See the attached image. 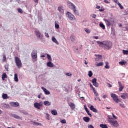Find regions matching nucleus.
<instances>
[{"mask_svg":"<svg viewBox=\"0 0 128 128\" xmlns=\"http://www.w3.org/2000/svg\"><path fill=\"white\" fill-rule=\"evenodd\" d=\"M97 44L100 46L104 48L105 50H110V48H112V44L110 41H98Z\"/></svg>","mask_w":128,"mask_h":128,"instance_id":"1","label":"nucleus"},{"mask_svg":"<svg viewBox=\"0 0 128 128\" xmlns=\"http://www.w3.org/2000/svg\"><path fill=\"white\" fill-rule=\"evenodd\" d=\"M15 62L16 64V66H18V68H22V61L20 59L18 58V57H15Z\"/></svg>","mask_w":128,"mask_h":128,"instance_id":"2","label":"nucleus"},{"mask_svg":"<svg viewBox=\"0 0 128 128\" xmlns=\"http://www.w3.org/2000/svg\"><path fill=\"white\" fill-rule=\"evenodd\" d=\"M66 16L70 20H76V17L70 12H68L66 13Z\"/></svg>","mask_w":128,"mask_h":128,"instance_id":"3","label":"nucleus"},{"mask_svg":"<svg viewBox=\"0 0 128 128\" xmlns=\"http://www.w3.org/2000/svg\"><path fill=\"white\" fill-rule=\"evenodd\" d=\"M110 96L112 98L113 100L115 102H116L117 104L119 102L120 99H118V95L115 94H111Z\"/></svg>","mask_w":128,"mask_h":128,"instance_id":"4","label":"nucleus"},{"mask_svg":"<svg viewBox=\"0 0 128 128\" xmlns=\"http://www.w3.org/2000/svg\"><path fill=\"white\" fill-rule=\"evenodd\" d=\"M109 122H110V124L112 126H115V128H116L118 126V121L112 118L110 119L109 120Z\"/></svg>","mask_w":128,"mask_h":128,"instance_id":"5","label":"nucleus"},{"mask_svg":"<svg viewBox=\"0 0 128 128\" xmlns=\"http://www.w3.org/2000/svg\"><path fill=\"white\" fill-rule=\"evenodd\" d=\"M31 56L33 60L38 58V52L36 50H33L31 54Z\"/></svg>","mask_w":128,"mask_h":128,"instance_id":"6","label":"nucleus"},{"mask_svg":"<svg viewBox=\"0 0 128 128\" xmlns=\"http://www.w3.org/2000/svg\"><path fill=\"white\" fill-rule=\"evenodd\" d=\"M34 32L38 38H39V40H42V33L40 32V31L35 30Z\"/></svg>","mask_w":128,"mask_h":128,"instance_id":"7","label":"nucleus"},{"mask_svg":"<svg viewBox=\"0 0 128 128\" xmlns=\"http://www.w3.org/2000/svg\"><path fill=\"white\" fill-rule=\"evenodd\" d=\"M92 82L93 86H94L96 88H98V83L96 82V78H94L93 79H92Z\"/></svg>","mask_w":128,"mask_h":128,"instance_id":"8","label":"nucleus"},{"mask_svg":"<svg viewBox=\"0 0 128 128\" xmlns=\"http://www.w3.org/2000/svg\"><path fill=\"white\" fill-rule=\"evenodd\" d=\"M10 104L11 106H14V108H18V106H20V104L18 102H10Z\"/></svg>","mask_w":128,"mask_h":128,"instance_id":"9","label":"nucleus"},{"mask_svg":"<svg viewBox=\"0 0 128 128\" xmlns=\"http://www.w3.org/2000/svg\"><path fill=\"white\" fill-rule=\"evenodd\" d=\"M68 4H69L70 7V8H72V10H74V9L76 8V5H74V4H72V2H68Z\"/></svg>","mask_w":128,"mask_h":128,"instance_id":"10","label":"nucleus"},{"mask_svg":"<svg viewBox=\"0 0 128 128\" xmlns=\"http://www.w3.org/2000/svg\"><path fill=\"white\" fill-rule=\"evenodd\" d=\"M41 88L44 92L45 94L46 95L50 94V92L48 90H46V88H44V87H42Z\"/></svg>","mask_w":128,"mask_h":128,"instance_id":"11","label":"nucleus"},{"mask_svg":"<svg viewBox=\"0 0 128 128\" xmlns=\"http://www.w3.org/2000/svg\"><path fill=\"white\" fill-rule=\"evenodd\" d=\"M34 106L36 108H38V110H40V106H42V104L38 102H35L34 104Z\"/></svg>","mask_w":128,"mask_h":128,"instance_id":"12","label":"nucleus"},{"mask_svg":"<svg viewBox=\"0 0 128 128\" xmlns=\"http://www.w3.org/2000/svg\"><path fill=\"white\" fill-rule=\"evenodd\" d=\"M10 116H12L16 120H22V118L20 116L14 114H10Z\"/></svg>","mask_w":128,"mask_h":128,"instance_id":"13","label":"nucleus"},{"mask_svg":"<svg viewBox=\"0 0 128 128\" xmlns=\"http://www.w3.org/2000/svg\"><path fill=\"white\" fill-rule=\"evenodd\" d=\"M90 110H92V112H98V110L96 108H94V106L91 105L90 107Z\"/></svg>","mask_w":128,"mask_h":128,"instance_id":"14","label":"nucleus"},{"mask_svg":"<svg viewBox=\"0 0 128 128\" xmlns=\"http://www.w3.org/2000/svg\"><path fill=\"white\" fill-rule=\"evenodd\" d=\"M104 22H106V26H110L112 24L108 19H104Z\"/></svg>","mask_w":128,"mask_h":128,"instance_id":"15","label":"nucleus"},{"mask_svg":"<svg viewBox=\"0 0 128 128\" xmlns=\"http://www.w3.org/2000/svg\"><path fill=\"white\" fill-rule=\"evenodd\" d=\"M20 114H23L24 116H28V113L26 110H19Z\"/></svg>","mask_w":128,"mask_h":128,"instance_id":"16","label":"nucleus"},{"mask_svg":"<svg viewBox=\"0 0 128 128\" xmlns=\"http://www.w3.org/2000/svg\"><path fill=\"white\" fill-rule=\"evenodd\" d=\"M46 66L49 68H54V64H52V62L50 61L47 62Z\"/></svg>","mask_w":128,"mask_h":128,"instance_id":"17","label":"nucleus"},{"mask_svg":"<svg viewBox=\"0 0 128 128\" xmlns=\"http://www.w3.org/2000/svg\"><path fill=\"white\" fill-rule=\"evenodd\" d=\"M58 12H60L61 14H64V10L62 8V6H58Z\"/></svg>","mask_w":128,"mask_h":128,"instance_id":"18","label":"nucleus"},{"mask_svg":"<svg viewBox=\"0 0 128 128\" xmlns=\"http://www.w3.org/2000/svg\"><path fill=\"white\" fill-rule=\"evenodd\" d=\"M83 120L84 121L86 122H90V117H88V116H84L83 118Z\"/></svg>","mask_w":128,"mask_h":128,"instance_id":"19","label":"nucleus"},{"mask_svg":"<svg viewBox=\"0 0 128 128\" xmlns=\"http://www.w3.org/2000/svg\"><path fill=\"white\" fill-rule=\"evenodd\" d=\"M52 41L54 42H55L56 44H60V43H58V40H56V38L54 37H52Z\"/></svg>","mask_w":128,"mask_h":128,"instance_id":"20","label":"nucleus"},{"mask_svg":"<svg viewBox=\"0 0 128 128\" xmlns=\"http://www.w3.org/2000/svg\"><path fill=\"white\" fill-rule=\"evenodd\" d=\"M2 98L4 100H8V94H3Z\"/></svg>","mask_w":128,"mask_h":128,"instance_id":"21","label":"nucleus"},{"mask_svg":"<svg viewBox=\"0 0 128 128\" xmlns=\"http://www.w3.org/2000/svg\"><path fill=\"white\" fill-rule=\"evenodd\" d=\"M70 106L72 110H74L76 108V104H74V103H70Z\"/></svg>","mask_w":128,"mask_h":128,"instance_id":"22","label":"nucleus"},{"mask_svg":"<svg viewBox=\"0 0 128 128\" xmlns=\"http://www.w3.org/2000/svg\"><path fill=\"white\" fill-rule=\"evenodd\" d=\"M99 26H100V28H102V30H106V26H104V23H100Z\"/></svg>","mask_w":128,"mask_h":128,"instance_id":"23","label":"nucleus"},{"mask_svg":"<svg viewBox=\"0 0 128 128\" xmlns=\"http://www.w3.org/2000/svg\"><path fill=\"white\" fill-rule=\"evenodd\" d=\"M14 80L16 82H18V74H15L14 75Z\"/></svg>","mask_w":128,"mask_h":128,"instance_id":"24","label":"nucleus"},{"mask_svg":"<svg viewBox=\"0 0 128 128\" xmlns=\"http://www.w3.org/2000/svg\"><path fill=\"white\" fill-rule=\"evenodd\" d=\"M74 12L76 16H80V13L78 12V10H76V8L72 10Z\"/></svg>","mask_w":128,"mask_h":128,"instance_id":"25","label":"nucleus"},{"mask_svg":"<svg viewBox=\"0 0 128 128\" xmlns=\"http://www.w3.org/2000/svg\"><path fill=\"white\" fill-rule=\"evenodd\" d=\"M44 106H50V104H52L48 102V101H44Z\"/></svg>","mask_w":128,"mask_h":128,"instance_id":"26","label":"nucleus"},{"mask_svg":"<svg viewBox=\"0 0 128 128\" xmlns=\"http://www.w3.org/2000/svg\"><path fill=\"white\" fill-rule=\"evenodd\" d=\"M3 106L5 108H10V106L9 104H3Z\"/></svg>","mask_w":128,"mask_h":128,"instance_id":"27","label":"nucleus"},{"mask_svg":"<svg viewBox=\"0 0 128 128\" xmlns=\"http://www.w3.org/2000/svg\"><path fill=\"white\" fill-rule=\"evenodd\" d=\"M126 64V61H120L119 62V64L120 66H125Z\"/></svg>","mask_w":128,"mask_h":128,"instance_id":"28","label":"nucleus"},{"mask_svg":"<svg viewBox=\"0 0 128 128\" xmlns=\"http://www.w3.org/2000/svg\"><path fill=\"white\" fill-rule=\"evenodd\" d=\"M32 124L34 126H42V124L38 123V122H36V121H33L32 122Z\"/></svg>","mask_w":128,"mask_h":128,"instance_id":"29","label":"nucleus"},{"mask_svg":"<svg viewBox=\"0 0 128 128\" xmlns=\"http://www.w3.org/2000/svg\"><path fill=\"white\" fill-rule=\"evenodd\" d=\"M51 114H52L54 116H56V114H58V112H56V110H52L51 111Z\"/></svg>","mask_w":128,"mask_h":128,"instance_id":"30","label":"nucleus"},{"mask_svg":"<svg viewBox=\"0 0 128 128\" xmlns=\"http://www.w3.org/2000/svg\"><path fill=\"white\" fill-rule=\"evenodd\" d=\"M100 128H108V126H106V124H100Z\"/></svg>","mask_w":128,"mask_h":128,"instance_id":"31","label":"nucleus"},{"mask_svg":"<svg viewBox=\"0 0 128 128\" xmlns=\"http://www.w3.org/2000/svg\"><path fill=\"white\" fill-rule=\"evenodd\" d=\"M105 64H106V66H104L105 68H107V69L110 68V66H108V62H106Z\"/></svg>","mask_w":128,"mask_h":128,"instance_id":"32","label":"nucleus"},{"mask_svg":"<svg viewBox=\"0 0 128 128\" xmlns=\"http://www.w3.org/2000/svg\"><path fill=\"white\" fill-rule=\"evenodd\" d=\"M10 67V64H6L4 66V68L6 70V72H8V68Z\"/></svg>","mask_w":128,"mask_h":128,"instance_id":"33","label":"nucleus"},{"mask_svg":"<svg viewBox=\"0 0 128 128\" xmlns=\"http://www.w3.org/2000/svg\"><path fill=\"white\" fill-rule=\"evenodd\" d=\"M92 74H93L91 70L88 72V76L89 78H92Z\"/></svg>","mask_w":128,"mask_h":128,"instance_id":"34","label":"nucleus"},{"mask_svg":"<svg viewBox=\"0 0 128 128\" xmlns=\"http://www.w3.org/2000/svg\"><path fill=\"white\" fill-rule=\"evenodd\" d=\"M110 22H111V24H114V20L112 18H109L108 19Z\"/></svg>","mask_w":128,"mask_h":128,"instance_id":"35","label":"nucleus"},{"mask_svg":"<svg viewBox=\"0 0 128 128\" xmlns=\"http://www.w3.org/2000/svg\"><path fill=\"white\" fill-rule=\"evenodd\" d=\"M47 58L48 60H52V56L49 54H47Z\"/></svg>","mask_w":128,"mask_h":128,"instance_id":"36","label":"nucleus"},{"mask_svg":"<svg viewBox=\"0 0 128 128\" xmlns=\"http://www.w3.org/2000/svg\"><path fill=\"white\" fill-rule=\"evenodd\" d=\"M55 28H60V25L56 22H55Z\"/></svg>","mask_w":128,"mask_h":128,"instance_id":"37","label":"nucleus"},{"mask_svg":"<svg viewBox=\"0 0 128 128\" xmlns=\"http://www.w3.org/2000/svg\"><path fill=\"white\" fill-rule=\"evenodd\" d=\"M104 64V63L102 62H100V63H98L96 64L97 66H102Z\"/></svg>","mask_w":128,"mask_h":128,"instance_id":"38","label":"nucleus"},{"mask_svg":"<svg viewBox=\"0 0 128 128\" xmlns=\"http://www.w3.org/2000/svg\"><path fill=\"white\" fill-rule=\"evenodd\" d=\"M122 52L124 54H128V50H123Z\"/></svg>","mask_w":128,"mask_h":128,"instance_id":"39","label":"nucleus"},{"mask_svg":"<svg viewBox=\"0 0 128 128\" xmlns=\"http://www.w3.org/2000/svg\"><path fill=\"white\" fill-rule=\"evenodd\" d=\"M84 30L86 32H87V34H90V30L89 29H88L86 28L84 29Z\"/></svg>","mask_w":128,"mask_h":128,"instance_id":"40","label":"nucleus"},{"mask_svg":"<svg viewBox=\"0 0 128 128\" xmlns=\"http://www.w3.org/2000/svg\"><path fill=\"white\" fill-rule=\"evenodd\" d=\"M18 12H20V14H22V10L20 8H18Z\"/></svg>","mask_w":128,"mask_h":128,"instance_id":"41","label":"nucleus"},{"mask_svg":"<svg viewBox=\"0 0 128 128\" xmlns=\"http://www.w3.org/2000/svg\"><path fill=\"white\" fill-rule=\"evenodd\" d=\"M122 90H124V86H120L119 88V92H122Z\"/></svg>","mask_w":128,"mask_h":128,"instance_id":"42","label":"nucleus"},{"mask_svg":"<svg viewBox=\"0 0 128 128\" xmlns=\"http://www.w3.org/2000/svg\"><path fill=\"white\" fill-rule=\"evenodd\" d=\"M2 78H7L6 74L4 73V74H2Z\"/></svg>","mask_w":128,"mask_h":128,"instance_id":"43","label":"nucleus"},{"mask_svg":"<svg viewBox=\"0 0 128 128\" xmlns=\"http://www.w3.org/2000/svg\"><path fill=\"white\" fill-rule=\"evenodd\" d=\"M60 122H62V124H66V121L64 119L60 120Z\"/></svg>","mask_w":128,"mask_h":128,"instance_id":"44","label":"nucleus"},{"mask_svg":"<svg viewBox=\"0 0 128 128\" xmlns=\"http://www.w3.org/2000/svg\"><path fill=\"white\" fill-rule=\"evenodd\" d=\"M123 94L124 95V96L126 98H128V93H124V94Z\"/></svg>","mask_w":128,"mask_h":128,"instance_id":"45","label":"nucleus"},{"mask_svg":"<svg viewBox=\"0 0 128 128\" xmlns=\"http://www.w3.org/2000/svg\"><path fill=\"white\" fill-rule=\"evenodd\" d=\"M86 113L88 114V115L89 116L90 118H92V114L90 112V110L86 112Z\"/></svg>","mask_w":128,"mask_h":128,"instance_id":"46","label":"nucleus"},{"mask_svg":"<svg viewBox=\"0 0 128 128\" xmlns=\"http://www.w3.org/2000/svg\"><path fill=\"white\" fill-rule=\"evenodd\" d=\"M84 110H85L86 112H88V107H87L86 106H84Z\"/></svg>","mask_w":128,"mask_h":128,"instance_id":"47","label":"nucleus"},{"mask_svg":"<svg viewBox=\"0 0 128 128\" xmlns=\"http://www.w3.org/2000/svg\"><path fill=\"white\" fill-rule=\"evenodd\" d=\"M102 55H98L97 56V58H98L99 60H102Z\"/></svg>","mask_w":128,"mask_h":128,"instance_id":"48","label":"nucleus"},{"mask_svg":"<svg viewBox=\"0 0 128 128\" xmlns=\"http://www.w3.org/2000/svg\"><path fill=\"white\" fill-rule=\"evenodd\" d=\"M120 98H122L123 100H126V97L124 96V94L122 95H120Z\"/></svg>","mask_w":128,"mask_h":128,"instance_id":"49","label":"nucleus"},{"mask_svg":"<svg viewBox=\"0 0 128 128\" xmlns=\"http://www.w3.org/2000/svg\"><path fill=\"white\" fill-rule=\"evenodd\" d=\"M66 75L68 76H72V74L70 72H68L66 74Z\"/></svg>","mask_w":128,"mask_h":128,"instance_id":"50","label":"nucleus"},{"mask_svg":"<svg viewBox=\"0 0 128 128\" xmlns=\"http://www.w3.org/2000/svg\"><path fill=\"white\" fill-rule=\"evenodd\" d=\"M45 36L46 38H50V36L48 35V33H46V32H45Z\"/></svg>","mask_w":128,"mask_h":128,"instance_id":"51","label":"nucleus"},{"mask_svg":"<svg viewBox=\"0 0 128 128\" xmlns=\"http://www.w3.org/2000/svg\"><path fill=\"white\" fill-rule=\"evenodd\" d=\"M70 38L72 42H74V38L72 36H70Z\"/></svg>","mask_w":128,"mask_h":128,"instance_id":"52","label":"nucleus"},{"mask_svg":"<svg viewBox=\"0 0 128 128\" xmlns=\"http://www.w3.org/2000/svg\"><path fill=\"white\" fill-rule=\"evenodd\" d=\"M119 7L120 8V10H123L124 8V6H122V4L120 5H119Z\"/></svg>","mask_w":128,"mask_h":128,"instance_id":"53","label":"nucleus"},{"mask_svg":"<svg viewBox=\"0 0 128 128\" xmlns=\"http://www.w3.org/2000/svg\"><path fill=\"white\" fill-rule=\"evenodd\" d=\"M93 38L95 40H98V36H94Z\"/></svg>","mask_w":128,"mask_h":128,"instance_id":"54","label":"nucleus"},{"mask_svg":"<svg viewBox=\"0 0 128 128\" xmlns=\"http://www.w3.org/2000/svg\"><path fill=\"white\" fill-rule=\"evenodd\" d=\"M93 92H94V94H96V88H93Z\"/></svg>","mask_w":128,"mask_h":128,"instance_id":"55","label":"nucleus"},{"mask_svg":"<svg viewBox=\"0 0 128 128\" xmlns=\"http://www.w3.org/2000/svg\"><path fill=\"white\" fill-rule=\"evenodd\" d=\"M88 128H94V126H92V125L90 124L88 126Z\"/></svg>","mask_w":128,"mask_h":128,"instance_id":"56","label":"nucleus"},{"mask_svg":"<svg viewBox=\"0 0 128 128\" xmlns=\"http://www.w3.org/2000/svg\"><path fill=\"white\" fill-rule=\"evenodd\" d=\"M3 58L4 62H5L6 60V56H4Z\"/></svg>","mask_w":128,"mask_h":128,"instance_id":"57","label":"nucleus"},{"mask_svg":"<svg viewBox=\"0 0 128 128\" xmlns=\"http://www.w3.org/2000/svg\"><path fill=\"white\" fill-rule=\"evenodd\" d=\"M104 2H105V4H110V2L108 1V0H104Z\"/></svg>","mask_w":128,"mask_h":128,"instance_id":"58","label":"nucleus"},{"mask_svg":"<svg viewBox=\"0 0 128 128\" xmlns=\"http://www.w3.org/2000/svg\"><path fill=\"white\" fill-rule=\"evenodd\" d=\"M112 115L114 118L116 119V116L114 115V114H112Z\"/></svg>","mask_w":128,"mask_h":128,"instance_id":"59","label":"nucleus"},{"mask_svg":"<svg viewBox=\"0 0 128 128\" xmlns=\"http://www.w3.org/2000/svg\"><path fill=\"white\" fill-rule=\"evenodd\" d=\"M98 10L99 12H104V8L99 9Z\"/></svg>","mask_w":128,"mask_h":128,"instance_id":"60","label":"nucleus"},{"mask_svg":"<svg viewBox=\"0 0 128 128\" xmlns=\"http://www.w3.org/2000/svg\"><path fill=\"white\" fill-rule=\"evenodd\" d=\"M118 84L119 86H122V84L120 83V82H118Z\"/></svg>","mask_w":128,"mask_h":128,"instance_id":"61","label":"nucleus"},{"mask_svg":"<svg viewBox=\"0 0 128 128\" xmlns=\"http://www.w3.org/2000/svg\"><path fill=\"white\" fill-rule=\"evenodd\" d=\"M96 8H97L98 10L99 8H100V6H98L96 5Z\"/></svg>","mask_w":128,"mask_h":128,"instance_id":"62","label":"nucleus"},{"mask_svg":"<svg viewBox=\"0 0 128 128\" xmlns=\"http://www.w3.org/2000/svg\"><path fill=\"white\" fill-rule=\"evenodd\" d=\"M108 88H112V84H110V83H108Z\"/></svg>","mask_w":128,"mask_h":128,"instance_id":"63","label":"nucleus"},{"mask_svg":"<svg viewBox=\"0 0 128 128\" xmlns=\"http://www.w3.org/2000/svg\"><path fill=\"white\" fill-rule=\"evenodd\" d=\"M40 56L41 58H46V55L45 54L41 55Z\"/></svg>","mask_w":128,"mask_h":128,"instance_id":"64","label":"nucleus"}]
</instances>
